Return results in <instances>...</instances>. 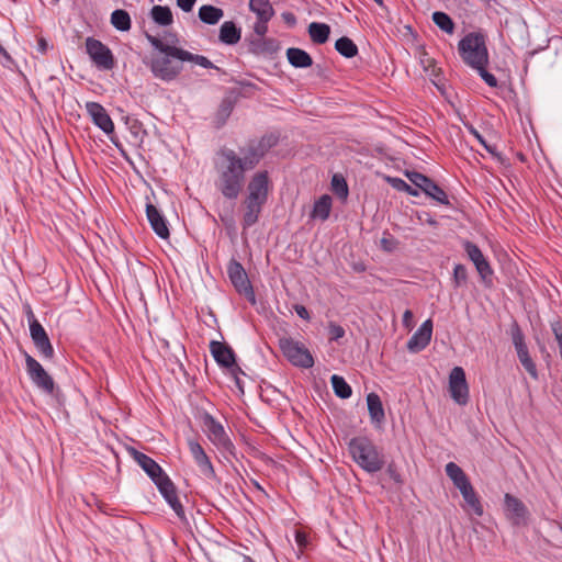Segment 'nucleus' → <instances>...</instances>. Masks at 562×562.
I'll list each match as a JSON object with an SVG mask.
<instances>
[{
	"label": "nucleus",
	"instance_id": "f257e3e1",
	"mask_svg": "<svg viewBox=\"0 0 562 562\" xmlns=\"http://www.w3.org/2000/svg\"><path fill=\"white\" fill-rule=\"evenodd\" d=\"M216 190L227 200H236L246 181V170L239 161V155L232 148L222 147L214 161Z\"/></svg>",
	"mask_w": 562,
	"mask_h": 562
},
{
	"label": "nucleus",
	"instance_id": "f03ea898",
	"mask_svg": "<svg viewBox=\"0 0 562 562\" xmlns=\"http://www.w3.org/2000/svg\"><path fill=\"white\" fill-rule=\"evenodd\" d=\"M146 38L150 45L161 54L153 56L150 59L149 69L154 77L167 82L175 80L183 69L182 61L178 59L172 60L171 58H175V56L169 55L164 48L176 46L166 44L160 38L149 33H146Z\"/></svg>",
	"mask_w": 562,
	"mask_h": 562
},
{
	"label": "nucleus",
	"instance_id": "7ed1b4c3",
	"mask_svg": "<svg viewBox=\"0 0 562 562\" xmlns=\"http://www.w3.org/2000/svg\"><path fill=\"white\" fill-rule=\"evenodd\" d=\"M352 460L366 472L375 473L383 469V453L368 437H355L349 441Z\"/></svg>",
	"mask_w": 562,
	"mask_h": 562
},
{
	"label": "nucleus",
	"instance_id": "20e7f679",
	"mask_svg": "<svg viewBox=\"0 0 562 562\" xmlns=\"http://www.w3.org/2000/svg\"><path fill=\"white\" fill-rule=\"evenodd\" d=\"M458 50L463 63L471 68L488 64L486 38L481 32H471L462 37L458 43Z\"/></svg>",
	"mask_w": 562,
	"mask_h": 562
},
{
	"label": "nucleus",
	"instance_id": "39448f33",
	"mask_svg": "<svg viewBox=\"0 0 562 562\" xmlns=\"http://www.w3.org/2000/svg\"><path fill=\"white\" fill-rule=\"evenodd\" d=\"M202 426L209 440L223 453L235 457V446L225 431L223 425L211 414L202 415Z\"/></svg>",
	"mask_w": 562,
	"mask_h": 562
},
{
	"label": "nucleus",
	"instance_id": "423d86ee",
	"mask_svg": "<svg viewBox=\"0 0 562 562\" xmlns=\"http://www.w3.org/2000/svg\"><path fill=\"white\" fill-rule=\"evenodd\" d=\"M279 347L283 356L295 367L310 369L314 366V358L303 342L291 337L279 339Z\"/></svg>",
	"mask_w": 562,
	"mask_h": 562
},
{
	"label": "nucleus",
	"instance_id": "0eeeda50",
	"mask_svg": "<svg viewBox=\"0 0 562 562\" xmlns=\"http://www.w3.org/2000/svg\"><path fill=\"white\" fill-rule=\"evenodd\" d=\"M25 358V369L33 384L48 395H54L59 391L56 387L54 379L47 373L43 366L26 351H23Z\"/></svg>",
	"mask_w": 562,
	"mask_h": 562
},
{
	"label": "nucleus",
	"instance_id": "6e6552de",
	"mask_svg": "<svg viewBox=\"0 0 562 562\" xmlns=\"http://www.w3.org/2000/svg\"><path fill=\"white\" fill-rule=\"evenodd\" d=\"M504 516L513 527H527L531 519V513L526 504L515 495H504Z\"/></svg>",
	"mask_w": 562,
	"mask_h": 562
},
{
	"label": "nucleus",
	"instance_id": "1a4fd4ad",
	"mask_svg": "<svg viewBox=\"0 0 562 562\" xmlns=\"http://www.w3.org/2000/svg\"><path fill=\"white\" fill-rule=\"evenodd\" d=\"M227 273L235 290L244 295L251 304L256 303L254 288L243 265L236 259H232L227 266Z\"/></svg>",
	"mask_w": 562,
	"mask_h": 562
},
{
	"label": "nucleus",
	"instance_id": "9d476101",
	"mask_svg": "<svg viewBox=\"0 0 562 562\" xmlns=\"http://www.w3.org/2000/svg\"><path fill=\"white\" fill-rule=\"evenodd\" d=\"M86 50L92 63L101 70H111L115 66V59L111 49L94 37H87Z\"/></svg>",
	"mask_w": 562,
	"mask_h": 562
},
{
	"label": "nucleus",
	"instance_id": "9b49d317",
	"mask_svg": "<svg viewBox=\"0 0 562 562\" xmlns=\"http://www.w3.org/2000/svg\"><path fill=\"white\" fill-rule=\"evenodd\" d=\"M210 351L218 366L232 370L235 376L236 385L241 389L240 380L237 376V372H241V370L236 364L234 350L225 342L212 340L210 344Z\"/></svg>",
	"mask_w": 562,
	"mask_h": 562
},
{
	"label": "nucleus",
	"instance_id": "f8f14e48",
	"mask_svg": "<svg viewBox=\"0 0 562 562\" xmlns=\"http://www.w3.org/2000/svg\"><path fill=\"white\" fill-rule=\"evenodd\" d=\"M271 189L272 183L270 181L268 171H258L252 175L248 182L246 198L266 204Z\"/></svg>",
	"mask_w": 562,
	"mask_h": 562
},
{
	"label": "nucleus",
	"instance_id": "ddd939ff",
	"mask_svg": "<svg viewBox=\"0 0 562 562\" xmlns=\"http://www.w3.org/2000/svg\"><path fill=\"white\" fill-rule=\"evenodd\" d=\"M463 249L467 252L469 259L475 266V269L480 274L482 281L485 284H492L493 269L490 262L484 257L482 250L479 248V246L470 240H465L463 243Z\"/></svg>",
	"mask_w": 562,
	"mask_h": 562
},
{
	"label": "nucleus",
	"instance_id": "4468645a",
	"mask_svg": "<svg viewBox=\"0 0 562 562\" xmlns=\"http://www.w3.org/2000/svg\"><path fill=\"white\" fill-rule=\"evenodd\" d=\"M166 502L180 518H184V508L178 498L177 488L170 477L165 473L153 481Z\"/></svg>",
	"mask_w": 562,
	"mask_h": 562
},
{
	"label": "nucleus",
	"instance_id": "2eb2a0df",
	"mask_svg": "<svg viewBox=\"0 0 562 562\" xmlns=\"http://www.w3.org/2000/svg\"><path fill=\"white\" fill-rule=\"evenodd\" d=\"M449 392L451 397L460 405L469 401V387L465 372L461 367H454L449 374Z\"/></svg>",
	"mask_w": 562,
	"mask_h": 562
},
{
	"label": "nucleus",
	"instance_id": "dca6fc26",
	"mask_svg": "<svg viewBox=\"0 0 562 562\" xmlns=\"http://www.w3.org/2000/svg\"><path fill=\"white\" fill-rule=\"evenodd\" d=\"M30 335L40 356L45 360H52L55 356L54 347L41 323L34 322L31 325Z\"/></svg>",
	"mask_w": 562,
	"mask_h": 562
},
{
	"label": "nucleus",
	"instance_id": "f3484780",
	"mask_svg": "<svg viewBox=\"0 0 562 562\" xmlns=\"http://www.w3.org/2000/svg\"><path fill=\"white\" fill-rule=\"evenodd\" d=\"M245 42L247 43L248 53L255 56H271L280 49L279 42L272 37L250 35L245 38Z\"/></svg>",
	"mask_w": 562,
	"mask_h": 562
},
{
	"label": "nucleus",
	"instance_id": "a211bd4d",
	"mask_svg": "<svg viewBox=\"0 0 562 562\" xmlns=\"http://www.w3.org/2000/svg\"><path fill=\"white\" fill-rule=\"evenodd\" d=\"M189 450L193 457L194 462L199 467L201 473L210 480H216V473L214 467L205 453L203 447L195 440L188 441Z\"/></svg>",
	"mask_w": 562,
	"mask_h": 562
},
{
	"label": "nucleus",
	"instance_id": "6ab92c4d",
	"mask_svg": "<svg viewBox=\"0 0 562 562\" xmlns=\"http://www.w3.org/2000/svg\"><path fill=\"white\" fill-rule=\"evenodd\" d=\"M86 110L92 122L106 135L114 133V124L104 106L98 102H87Z\"/></svg>",
	"mask_w": 562,
	"mask_h": 562
},
{
	"label": "nucleus",
	"instance_id": "aec40b11",
	"mask_svg": "<svg viewBox=\"0 0 562 562\" xmlns=\"http://www.w3.org/2000/svg\"><path fill=\"white\" fill-rule=\"evenodd\" d=\"M432 335V321H425L417 331L408 339L407 349L411 352H419L424 350L430 342Z\"/></svg>",
	"mask_w": 562,
	"mask_h": 562
},
{
	"label": "nucleus",
	"instance_id": "412c9836",
	"mask_svg": "<svg viewBox=\"0 0 562 562\" xmlns=\"http://www.w3.org/2000/svg\"><path fill=\"white\" fill-rule=\"evenodd\" d=\"M130 456L134 461L145 471L151 481H156L159 476L165 474L162 468L149 456L136 450L135 448H128Z\"/></svg>",
	"mask_w": 562,
	"mask_h": 562
},
{
	"label": "nucleus",
	"instance_id": "4be33fe9",
	"mask_svg": "<svg viewBox=\"0 0 562 562\" xmlns=\"http://www.w3.org/2000/svg\"><path fill=\"white\" fill-rule=\"evenodd\" d=\"M237 100L238 93H236L235 91H228L222 99L214 115V124L216 128H221L226 124L228 117L231 116L237 103Z\"/></svg>",
	"mask_w": 562,
	"mask_h": 562
},
{
	"label": "nucleus",
	"instance_id": "5701e85b",
	"mask_svg": "<svg viewBox=\"0 0 562 562\" xmlns=\"http://www.w3.org/2000/svg\"><path fill=\"white\" fill-rule=\"evenodd\" d=\"M164 50L168 52L169 55H173L175 59L180 61H192L203 68L216 69L217 71H221V68L215 66L207 57L203 55L192 54L191 52L180 47H165Z\"/></svg>",
	"mask_w": 562,
	"mask_h": 562
},
{
	"label": "nucleus",
	"instance_id": "b1692460",
	"mask_svg": "<svg viewBox=\"0 0 562 562\" xmlns=\"http://www.w3.org/2000/svg\"><path fill=\"white\" fill-rule=\"evenodd\" d=\"M147 220L153 231L162 239H167L170 236L167 221L160 211L151 203L146 204Z\"/></svg>",
	"mask_w": 562,
	"mask_h": 562
},
{
	"label": "nucleus",
	"instance_id": "393cba45",
	"mask_svg": "<svg viewBox=\"0 0 562 562\" xmlns=\"http://www.w3.org/2000/svg\"><path fill=\"white\" fill-rule=\"evenodd\" d=\"M244 215H243V227L248 228L255 225L261 214L263 203L255 201L245 196L243 202Z\"/></svg>",
	"mask_w": 562,
	"mask_h": 562
},
{
	"label": "nucleus",
	"instance_id": "a878e982",
	"mask_svg": "<svg viewBox=\"0 0 562 562\" xmlns=\"http://www.w3.org/2000/svg\"><path fill=\"white\" fill-rule=\"evenodd\" d=\"M241 38V29L236 25L233 21H225L218 33V40L225 45H235Z\"/></svg>",
	"mask_w": 562,
	"mask_h": 562
},
{
	"label": "nucleus",
	"instance_id": "bb28decb",
	"mask_svg": "<svg viewBox=\"0 0 562 562\" xmlns=\"http://www.w3.org/2000/svg\"><path fill=\"white\" fill-rule=\"evenodd\" d=\"M367 405L371 422L380 426L385 419V413L380 396L374 392L369 393L367 396Z\"/></svg>",
	"mask_w": 562,
	"mask_h": 562
},
{
	"label": "nucleus",
	"instance_id": "cd10ccee",
	"mask_svg": "<svg viewBox=\"0 0 562 562\" xmlns=\"http://www.w3.org/2000/svg\"><path fill=\"white\" fill-rule=\"evenodd\" d=\"M446 474L460 492L472 485L464 471L454 462L446 464Z\"/></svg>",
	"mask_w": 562,
	"mask_h": 562
},
{
	"label": "nucleus",
	"instance_id": "c85d7f7f",
	"mask_svg": "<svg viewBox=\"0 0 562 562\" xmlns=\"http://www.w3.org/2000/svg\"><path fill=\"white\" fill-rule=\"evenodd\" d=\"M239 161L246 171L252 170L262 159L254 146L248 142L246 147L239 149Z\"/></svg>",
	"mask_w": 562,
	"mask_h": 562
},
{
	"label": "nucleus",
	"instance_id": "c756f323",
	"mask_svg": "<svg viewBox=\"0 0 562 562\" xmlns=\"http://www.w3.org/2000/svg\"><path fill=\"white\" fill-rule=\"evenodd\" d=\"M286 57L289 63L295 68H308L313 65V59L311 55L301 48H288Z\"/></svg>",
	"mask_w": 562,
	"mask_h": 562
},
{
	"label": "nucleus",
	"instance_id": "7c9ffc66",
	"mask_svg": "<svg viewBox=\"0 0 562 562\" xmlns=\"http://www.w3.org/2000/svg\"><path fill=\"white\" fill-rule=\"evenodd\" d=\"M125 125L132 137V143L134 145L140 146L147 136V131L144 128L143 123L133 116L125 117Z\"/></svg>",
	"mask_w": 562,
	"mask_h": 562
},
{
	"label": "nucleus",
	"instance_id": "2f4dec72",
	"mask_svg": "<svg viewBox=\"0 0 562 562\" xmlns=\"http://www.w3.org/2000/svg\"><path fill=\"white\" fill-rule=\"evenodd\" d=\"M331 210V198L328 194L322 195L315 201L310 217L313 220L319 218L326 221L329 217Z\"/></svg>",
	"mask_w": 562,
	"mask_h": 562
},
{
	"label": "nucleus",
	"instance_id": "473e14b6",
	"mask_svg": "<svg viewBox=\"0 0 562 562\" xmlns=\"http://www.w3.org/2000/svg\"><path fill=\"white\" fill-rule=\"evenodd\" d=\"M510 337L518 359L526 353H529L528 346L525 340V335L517 322L510 326Z\"/></svg>",
	"mask_w": 562,
	"mask_h": 562
},
{
	"label": "nucleus",
	"instance_id": "72a5a7b5",
	"mask_svg": "<svg viewBox=\"0 0 562 562\" xmlns=\"http://www.w3.org/2000/svg\"><path fill=\"white\" fill-rule=\"evenodd\" d=\"M308 34L313 43L324 44L329 38L330 27L326 23L312 22L308 25Z\"/></svg>",
	"mask_w": 562,
	"mask_h": 562
},
{
	"label": "nucleus",
	"instance_id": "f704fd0d",
	"mask_svg": "<svg viewBox=\"0 0 562 562\" xmlns=\"http://www.w3.org/2000/svg\"><path fill=\"white\" fill-rule=\"evenodd\" d=\"M224 15V11L221 8L204 4L199 9V19L210 25L216 24Z\"/></svg>",
	"mask_w": 562,
	"mask_h": 562
},
{
	"label": "nucleus",
	"instance_id": "c9c22d12",
	"mask_svg": "<svg viewBox=\"0 0 562 562\" xmlns=\"http://www.w3.org/2000/svg\"><path fill=\"white\" fill-rule=\"evenodd\" d=\"M150 18L160 26H168L173 22L172 11L167 5H154L150 10Z\"/></svg>",
	"mask_w": 562,
	"mask_h": 562
},
{
	"label": "nucleus",
	"instance_id": "e433bc0d",
	"mask_svg": "<svg viewBox=\"0 0 562 562\" xmlns=\"http://www.w3.org/2000/svg\"><path fill=\"white\" fill-rule=\"evenodd\" d=\"M462 494V497L469 508L472 510V513L479 517H481L484 513L483 506L481 504L480 497L477 496L476 492L474 491L473 486L470 485L467 487V490H463L460 492Z\"/></svg>",
	"mask_w": 562,
	"mask_h": 562
},
{
	"label": "nucleus",
	"instance_id": "4c0bfd02",
	"mask_svg": "<svg viewBox=\"0 0 562 562\" xmlns=\"http://www.w3.org/2000/svg\"><path fill=\"white\" fill-rule=\"evenodd\" d=\"M278 142L279 137L274 134H267L259 139L249 140V143L254 146V148L262 158L272 147H274L278 144Z\"/></svg>",
	"mask_w": 562,
	"mask_h": 562
},
{
	"label": "nucleus",
	"instance_id": "58836bf2",
	"mask_svg": "<svg viewBox=\"0 0 562 562\" xmlns=\"http://www.w3.org/2000/svg\"><path fill=\"white\" fill-rule=\"evenodd\" d=\"M111 23L121 32H127L132 27L131 16L128 12L123 9H116L112 12Z\"/></svg>",
	"mask_w": 562,
	"mask_h": 562
},
{
	"label": "nucleus",
	"instance_id": "ea45409f",
	"mask_svg": "<svg viewBox=\"0 0 562 562\" xmlns=\"http://www.w3.org/2000/svg\"><path fill=\"white\" fill-rule=\"evenodd\" d=\"M335 49L346 58H352L358 55L357 45L347 36H342L336 41Z\"/></svg>",
	"mask_w": 562,
	"mask_h": 562
},
{
	"label": "nucleus",
	"instance_id": "a19ab883",
	"mask_svg": "<svg viewBox=\"0 0 562 562\" xmlns=\"http://www.w3.org/2000/svg\"><path fill=\"white\" fill-rule=\"evenodd\" d=\"M423 192L440 204L449 205V206L451 205L449 198H448L447 193L445 192V190L442 188H440L434 180H431L426 186V188H424Z\"/></svg>",
	"mask_w": 562,
	"mask_h": 562
},
{
	"label": "nucleus",
	"instance_id": "79ce46f5",
	"mask_svg": "<svg viewBox=\"0 0 562 562\" xmlns=\"http://www.w3.org/2000/svg\"><path fill=\"white\" fill-rule=\"evenodd\" d=\"M330 382L336 396L342 400L349 398L351 396V386L346 382V380L342 376L334 374L330 378Z\"/></svg>",
	"mask_w": 562,
	"mask_h": 562
},
{
	"label": "nucleus",
	"instance_id": "37998d69",
	"mask_svg": "<svg viewBox=\"0 0 562 562\" xmlns=\"http://www.w3.org/2000/svg\"><path fill=\"white\" fill-rule=\"evenodd\" d=\"M432 22L445 33L452 34L456 29V24L449 14L442 11H436L432 13Z\"/></svg>",
	"mask_w": 562,
	"mask_h": 562
},
{
	"label": "nucleus",
	"instance_id": "c03bdc74",
	"mask_svg": "<svg viewBox=\"0 0 562 562\" xmlns=\"http://www.w3.org/2000/svg\"><path fill=\"white\" fill-rule=\"evenodd\" d=\"M273 15L274 14H266L263 12H260V15H257V21L252 26L255 37L266 36L268 33V23L273 18Z\"/></svg>",
	"mask_w": 562,
	"mask_h": 562
},
{
	"label": "nucleus",
	"instance_id": "a18cd8bd",
	"mask_svg": "<svg viewBox=\"0 0 562 562\" xmlns=\"http://www.w3.org/2000/svg\"><path fill=\"white\" fill-rule=\"evenodd\" d=\"M331 190L340 199L348 196L349 190L346 179L341 175H334L331 178Z\"/></svg>",
	"mask_w": 562,
	"mask_h": 562
},
{
	"label": "nucleus",
	"instance_id": "49530a36",
	"mask_svg": "<svg viewBox=\"0 0 562 562\" xmlns=\"http://www.w3.org/2000/svg\"><path fill=\"white\" fill-rule=\"evenodd\" d=\"M387 182L397 191L406 192L409 195L417 196L419 194L416 188L409 186L405 180L397 177H387Z\"/></svg>",
	"mask_w": 562,
	"mask_h": 562
},
{
	"label": "nucleus",
	"instance_id": "de8ad7c7",
	"mask_svg": "<svg viewBox=\"0 0 562 562\" xmlns=\"http://www.w3.org/2000/svg\"><path fill=\"white\" fill-rule=\"evenodd\" d=\"M249 10L254 12L256 16L260 15V12L274 14V9L269 0H249Z\"/></svg>",
	"mask_w": 562,
	"mask_h": 562
},
{
	"label": "nucleus",
	"instance_id": "09e8293b",
	"mask_svg": "<svg viewBox=\"0 0 562 562\" xmlns=\"http://www.w3.org/2000/svg\"><path fill=\"white\" fill-rule=\"evenodd\" d=\"M453 286L456 289L467 284L468 282V270L465 266L458 263L453 269V278H452Z\"/></svg>",
	"mask_w": 562,
	"mask_h": 562
},
{
	"label": "nucleus",
	"instance_id": "8fccbe9b",
	"mask_svg": "<svg viewBox=\"0 0 562 562\" xmlns=\"http://www.w3.org/2000/svg\"><path fill=\"white\" fill-rule=\"evenodd\" d=\"M518 360L521 363V366L524 367V369L528 372V374L533 380H538L539 379V373H538V369H537L536 362L532 360L530 353L524 355Z\"/></svg>",
	"mask_w": 562,
	"mask_h": 562
},
{
	"label": "nucleus",
	"instance_id": "3c124183",
	"mask_svg": "<svg viewBox=\"0 0 562 562\" xmlns=\"http://www.w3.org/2000/svg\"><path fill=\"white\" fill-rule=\"evenodd\" d=\"M407 177L411 182L422 191H424V188L431 181L430 178L417 171L408 172Z\"/></svg>",
	"mask_w": 562,
	"mask_h": 562
},
{
	"label": "nucleus",
	"instance_id": "603ef678",
	"mask_svg": "<svg viewBox=\"0 0 562 562\" xmlns=\"http://www.w3.org/2000/svg\"><path fill=\"white\" fill-rule=\"evenodd\" d=\"M473 69L479 71L481 78L492 88L497 87L498 82L496 77L486 70V66H476Z\"/></svg>",
	"mask_w": 562,
	"mask_h": 562
},
{
	"label": "nucleus",
	"instance_id": "864d4df0",
	"mask_svg": "<svg viewBox=\"0 0 562 562\" xmlns=\"http://www.w3.org/2000/svg\"><path fill=\"white\" fill-rule=\"evenodd\" d=\"M380 244L383 250L391 252L396 249L398 243L391 234H384Z\"/></svg>",
	"mask_w": 562,
	"mask_h": 562
},
{
	"label": "nucleus",
	"instance_id": "5fc2aeb1",
	"mask_svg": "<svg viewBox=\"0 0 562 562\" xmlns=\"http://www.w3.org/2000/svg\"><path fill=\"white\" fill-rule=\"evenodd\" d=\"M345 329L342 326L336 324V323H329L328 326V334L329 339L337 341L338 339L342 338L345 336Z\"/></svg>",
	"mask_w": 562,
	"mask_h": 562
},
{
	"label": "nucleus",
	"instance_id": "6e6d98bb",
	"mask_svg": "<svg viewBox=\"0 0 562 562\" xmlns=\"http://www.w3.org/2000/svg\"><path fill=\"white\" fill-rule=\"evenodd\" d=\"M551 329L559 347L562 349V319H555L552 322Z\"/></svg>",
	"mask_w": 562,
	"mask_h": 562
},
{
	"label": "nucleus",
	"instance_id": "4d7b16f0",
	"mask_svg": "<svg viewBox=\"0 0 562 562\" xmlns=\"http://www.w3.org/2000/svg\"><path fill=\"white\" fill-rule=\"evenodd\" d=\"M386 473L394 483L398 485L403 484L402 475L394 463L387 465Z\"/></svg>",
	"mask_w": 562,
	"mask_h": 562
},
{
	"label": "nucleus",
	"instance_id": "13d9d810",
	"mask_svg": "<svg viewBox=\"0 0 562 562\" xmlns=\"http://www.w3.org/2000/svg\"><path fill=\"white\" fill-rule=\"evenodd\" d=\"M293 310L295 311V313L304 321H310L311 319V315H310V312L307 311V308L302 305V304H294L293 305Z\"/></svg>",
	"mask_w": 562,
	"mask_h": 562
},
{
	"label": "nucleus",
	"instance_id": "bf43d9fd",
	"mask_svg": "<svg viewBox=\"0 0 562 562\" xmlns=\"http://www.w3.org/2000/svg\"><path fill=\"white\" fill-rule=\"evenodd\" d=\"M0 63L5 66L10 67L11 64H13V59L9 55V53L5 50V48L0 44Z\"/></svg>",
	"mask_w": 562,
	"mask_h": 562
},
{
	"label": "nucleus",
	"instance_id": "052dcab7",
	"mask_svg": "<svg viewBox=\"0 0 562 562\" xmlns=\"http://www.w3.org/2000/svg\"><path fill=\"white\" fill-rule=\"evenodd\" d=\"M414 315L411 310H406L403 314V326L407 329H412L414 326Z\"/></svg>",
	"mask_w": 562,
	"mask_h": 562
},
{
	"label": "nucleus",
	"instance_id": "680f3d73",
	"mask_svg": "<svg viewBox=\"0 0 562 562\" xmlns=\"http://www.w3.org/2000/svg\"><path fill=\"white\" fill-rule=\"evenodd\" d=\"M295 541H296L300 550L302 551L307 544V537H306L305 532L297 530L295 532Z\"/></svg>",
	"mask_w": 562,
	"mask_h": 562
},
{
	"label": "nucleus",
	"instance_id": "e2e57ef3",
	"mask_svg": "<svg viewBox=\"0 0 562 562\" xmlns=\"http://www.w3.org/2000/svg\"><path fill=\"white\" fill-rule=\"evenodd\" d=\"M196 0H177V4L184 12H190Z\"/></svg>",
	"mask_w": 562,
	"mask_h": 562
},
{
	"label": "nucleus",
	"instance_id": "0e129e2a",
	"mask_svg": "<svg viewBox=\"0 0 562 562\" xmlns=\"http://www.w3.org/2000/svg\"><path fill=\"white\" fill-rule=\"evenodd\" d=\"M281 16L289 26H294L296 24V18L294 13L286 11L283 12Z\"/></svg>",
	"mask_w": 562,
	"mask_h": 562
},
{
	"label": "nucleus",
	"instance_id": "69168bd1",
	"mask_svg": "<svg viewBox=\"0 0 562 562\" xmlns=\"http://www.w3.org/2000/svg\"><path fill=\"white\" fill-rule=\"evenodd\" d=\"M48 49V43L45 38L40 37L37 41V50L42 54H46Z\"/></svg>",
	"mask_w": 562,
	"mask_h": 562
},
{
	"label": "nucleus",
	"instance_id": "338daca9",
	"mask_svg": "<svg viewBox=\"0 0 562 562\" xmlns=\"http://www.w3.org/2000/svg\"><path fill=\"white\" fill-rule=\"evenodd\" d=\"M469 132L475 136V138L482 144L485 145L484 137L477 132V130L473 125L468 126Z\"/></svg>",
	"mask_w": 562,
	"mask_h": 562
},
{
	"label": "nucleus",
	"instance_id": "774afa93",
	"mask_svg": "<svg viewBox=\"0 0 562 562\" xmlns=\"http://www.w3.org/2000/svg\"><path fill=\"white\" fill-rule=\"evenodd\" d=\"M26 317H27V322H29V327H30V328H31V325H32L34 322H35V323H40V322L36 319V317H35V315H34V313H33V311H32L31 306H27V307H26Z\"/></svg>",
	"mask_w": 562,
	"mask_h": 562
}]
</instances>
